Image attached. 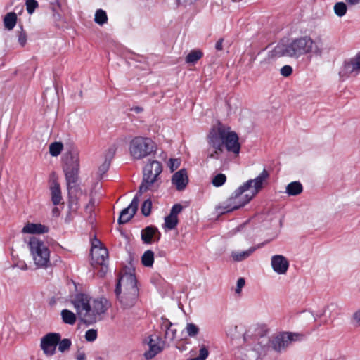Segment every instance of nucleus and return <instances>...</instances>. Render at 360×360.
I'll return each instance as SVG.
<instances>
[{
  "label": "nucleus",
  "mask_w": 360,
  "mask_h": 360,
  "mask_svg": "<svg viewBox=\"0 0 360 360\" xmlns=\"http://www.w3.org/2000/svg\"><path fill=\"white\" fill-rule=\"evenodd\" d=\"M320 54L321 50L315 46L314 41L310 37L304 36L288 40L286 42H279L268 54L269 60H274L281 57L298 58L310 53Z\"/></svg>",
  "instance_id": "obj_2"
},
{
  "label": "nucleus",
  "mask_w": 360,
  "mask_h": 360,
  "mask_svg": "<svg viewBox=\"0 0 360 360\" xmlns=\"http://www.w3.org/2000/svg\"><path fill=\"white\" fill-rule=\"evenodd\" d=\"M334 11L335 13L339 17L345 15L347 12L346 4L343 2L336 3L334 6Z\"/></svg>",
  "instance_id": "obj_36"
},
{
  "label": "nucleus",
  "mask_w": 360,
  "mask_h": 360,
  "mask_svg": "<svg viewBox=\"0 0 360 360\" xmlns=\"http://www.w3.org/2000/svg\"><path fill=\"white\" fill-rule=\"evenodd\" d=\"M113 156L112 152H109L108 155H106L104 162L100 167H98V175L101 178L108 172L109 169L111 160Z\"/></svg>",
  "instance_id": "obj_28"
},
{
  "label": "nucleus",
  "mask_w": 360,
  "mask_h": 360,
  "mask_svg": "<svg viewBox=\"0 0 360 360\" xmlns=\"http://www.w3.org/2000/svg\"><path fill=\"white\" fill-rule=\"evenodd\" d=\"M63 149V144L61 142H53L49 146V153L53 156L59 155Z\"/></svg>",
  "instance_id": "obj_32"
},
{
  "label": "nucleus",
  "mask_w": 360,
  "mask_h": 360,
  "mask_svg": "<svg viewBox=\"0 0 360 360\" xmlns=\"http://www.w3.org/2000/svg\"><path fill=\"white\" fill-rule=\"evenodd\" d=\"M67 186L70 196V210L72 212H76L79 207V197L84 195V193L77 183L67 185ZM84 195L86 196V194H84Z\"/></svg>",
  "instance_id": "obj_16"
},
{
  "label": "nucleus",
  "mask_w": 360,
  "mask_h": 360,
  "mask_svg": "<svg viewBox=\"0 0 360 360\" xmlns=\"http://www.w3.org/2000/svg\"><path fill=\"white\" fill-rule=\"evenodd\" d=\"M152 202L150 199L145 200L141 206V213L147 217L151 212Z\"/></svg>",
  "instance_id": "obj_39"
},
{
  "label": "nucleus",
  "mask_w": 360,
  "mask_h": 360,
  "mask_svg": "<svg viewBox=\"0 0 360 360\" xmlns=\"http://www.w3.org/2000/svg\"><path fill=\"white\" fill-rule=\"evenodd\" d=\"M181 164V160L178 158H171L169 162V167L172 172L176 169Z\"/></svg>",
  "instance_id": "obj_44"
},
{
  "label": "nucleus",
  "mask_w": 360,
  "mask_h": 360,
  "mask_svg": "<svg viewBox=\"0 0 360 360\" xmlns=\"http://www.w3.org/2000/svg\"><path fill=\"white\" fill-rule=\"evenodd\" d=\"M29 246L34 264L39 268H46L50 264V251L46 244L36 237L30 238Z\"/></svg>",
  "instance_id": "obj_8"
},
{
  "label": "nucleus",
  "mask_w": 360,
  "mask_h": 360,
  "mask_svg": "<svg viewBox=\"0 0 360 360\" xmlns=\"http://www.w3.org/2000/svg\"><path fill=\"white\" fill-rule=\"evenodd\" d=\"M304 335L298 333L283 332L274 336L271 340L274 350L281 352L285 350L292 342L302 340Z\"/></svg>",
  "instance_id": "obj_9"
},
{
  "label": "nucleus",
  "mask_w": 360,
  "mask_h": 360,
  "mask_svg": "<svg viewBox=\"0 0 360 360\" xmlns=\"http://www.w3.org/2000/svg\"><path fill=\"white\" fill-rule=\"evenodd\" d=\"M26 9L29 14H32L34 10L39 6L36 0H26Z\"/></svg>",
  "instance_id": "obj_40"
},
{
  "label": "nucleus",
  "mask_w": 360,
  "mask_h": 360,
  "mask_svg": "<svg viewBox=\"0 0 360 360\" xmlns=\"http://www.w3.org/2000/svg\"><path fill=\"white\" fill-rule=\"evenodd\" d=\"M328 309H333V310H335V309H338L339 308V306L337 303H330L329 305H328L327 307Z\"/></svg>",
  "instance_id": "obj_55"
},
{
  "label": "nucleus",
  "mask_w": 360,
  "mask_h": 360,
  "mask_svg": "<svg viewBox=\"0 0 360 360\" xmlns=\"http://www.w3.org/2000/svg\"><path fill=\"white\" fill-rule=\"evenodd\" d=\"M223 41L224 39L222 38L219 39L215 45V48L217 51H221L223 49Z\"/></svg>",
  "instance_id": "obj_53"
},
{
  "label": "nucleus",
  "mask_w": 360,
  "mask_h": 360,
  "mask_svg": "<svg viewBox=\"0 0 360 360\" xmlns=\"http://www.w3.org/2000/svg\"><path fill=\"white\" fill-rule=\"evenodd\" d=\"M360 73V51L354 56L344 60L339 70V76L348 78L351 75L356 76Z\"/></svg>",
  "instance_id": "obj_10"
},
{
  "label": "nucleus",
  "mask_w": 360,
  "mask_h": 360,
  "mask_svg": "<svg viewBox=\"0 0 360 360\" xmlns=\"http://www.w3.org/2000/svg\"><path fill=\"white\" fill-rule=\"evenodd\" d=\"M172 183L179 191H184L188 184V177L186 169L175 172L172 177Z\"/></svg>",
  "instance_id": "obj_18"
},
{
  "label": "nucleus",
  "mask_w": 360,
  "mask_h": 360,
  "mask_svg": "<svg viewBox=\"0 0 360 360\" xmlns=\"http://www.w3.org/2000/svg\"><path fill=\"white\" fill-rule=\"evenodd\" d=\"M292 73V68L290 65H286L281 68V75L283 77H289Z\"/></svg>",
  "instance_id": "obj_45"
},
{
  "label": "nucleus",
  "mask_w": 360,
  "mask_h": 360,
  "mask_svg": "<svg viewBox=\"0 0 360 360\" xmlns=\"http://www.w3.org/2000/svg\"><path fill=\"white\" fill-rule=\"evenodd\" d=\"M75 358L77 360H86V354L84 352L82 349V348L78 349L76 354Z\"/></svg>",
  "instance_id": "obj_51"
},
{
  "label": "nucleus",
  "mask_w": 360,
  "mask_h": 360,
  "mask_svg": "<svg viewBox=\"0 0 360 360\" xmlns=\"http://www.w3.org/2000/svg\"><path fill=\"white\" fill-rule=\"evenodd\" d=\"M303 191V186L300 181H292L287 185L285 192L292 196L300 194Z\"/></svg>",
  "instance_id": "obj_25"
},
{
  "label": "nucleus",
  "mask_w": 360,
  "mask_h": 360,
  "mask_svg": "<svg viewBox=\"0 0 360 360\" xmlns=\"http://www.w3.org/2000/svg\"><path fill=\"white\" fill-rule=\"evenodd\" d=\"M61 317L63 321L69 325H74L76 322V315L68 309H63L61 311Z\"/></svg>",
  "instance_id": "obj_29"
},
{
  "label": "nucleus",
  "mask_w": 360,
  "mask_h": 360,
  "mask_svg": "<svg viewBox=\"0 0 360 360\" xmlns=\"http://www.w3.org/2000/svg\"><path fill=\"white\" fill-rule=\"evenodd\" d=\"M141 262L146 267H151L154 262V253L152 250H146L141 257Z\"/></svg>",
  "instance_id": "obj_30"
},
{
  "label": "nucleus",
  "mask_w": 360,
  "mask_h": 360,
  "mask_svg": "<svg viewBox=\"0 0 360 360\" xmlns=\"http://www.w3.org/2000/svg\"><path fill=\"white\" fill-rule=\"evenodd\" d=\"M160 233L155 226H147L141 231V239L144 243L150 244L153 239L159 240L160 238Z\"/></svg>",
  "instance_id": "obj_20"
},
{
  "label": "nucleus",
  "mask_w": 360,
  "mask_h": 360,
  "mask_svg": "<svg viewBox=\"0 0 360 360\" xmlns=\"http://www.w3.org/2000/svg\"><path fill=\"white\" fill-rule=\"evenodd\" d=\"M148 345L149 349L145 352L144 356L147 359H149L155 356L163 349L165 342L162 340L160 336L152 335L149 337Z\"/></svg>",
  "instance_id": "obj_14"
},
{
  "label": "nucleus",
  "mask_w": 360,
  "mask_h": 360,
  "mask_svg": "<svg viewBox=\"0 0 360 360\" xmlns=\"http://www.w3.org/2000/svg\"><path fill=\"white\" fill-rule=\"evenodd\" d=\"M162 328L165 330V338L170 341L174 340L176 338V330L171 328L172 324L168 319L162 318Z\"/></svg>",
  "instance_id": "obj_24"
},
{
  "label": "nucleus",
  "mask_w": 360,
  "mask_h": 360,
  "mask_svg": "<svg viewBox=\"0 0 360 360\" xmlns=\"http://www.w3.org/2000/svg\"><path fill=\"white\" fill-rule=\"evenodd\" d=\"M271 263L274 271L278 274H285L289 267L288 259L281 255H274L271 257Z\"/></svg>",
  "instance_id": "obj_19"
},
{
  "label": "nucleus",
  "mask_w": 360,
  "mask_h": 360,
  "mask_svg": "<svg viewBox=\"0 0 360 360\" xmlns=\"http://www.w3.org/2000/svg\"><path fill=\"white\" fill-rule=\"evenodd\" d=\"M178 224V217L172 216V214H169L165 219V227L172 230L174 229Z\"/></svg>",
  "instance_id": "obj_34"
},
{
  "label": "nucleus",
  "mask_w": 360,
  "mask_h": 360,
  "mask_svg": "<svg viewBox=\"0 0 360 360\" xmlns=\"http://www.w3.org/2000/svg\"><path fill=\"white\" fill-rule=\"evenodd\" d=\"M52 212L55 215H58L59 214V210L58 207H54L52 210Z\"/></svg>",
  "instance_id": "obj_57"
},
{
  "label": "nucleus",
  "mask_w": 360,
  "mask_h": 360,
  "mask_svg": "<svg viewBox=\"0 0 360 360\" xmlns=\"http://www.w3.org/2000/svg\"><path fill=\"white\" fill-rule=\"evenodd\" d=\"M58 345V350L61 352H64L70 348L72 342H71L70 339L64 338L63 340H60Z\"/></svg>",
  "instance_id": "obj_38"
},
{
  "label": "nucleus",
  "mask_w": 360,
  "mask_h": 360,
  "mask_svg": "<svg viewBox=\"0 0 360 360\" xmlns=\"http://www.w3.org/2000/svg\"><path fill=\"white\" fill-rule=\"evenodd\" d=\"M49 231L48 227L41 224H27L22 229L23 233H44Z\"/></svg>",
  "instance_id": "obj_23"
},
{
  "label": "nucleus",
  "mask_w": 360,
  "mask_h": 360,
  "mask_svg": "<svg viewBox=\"0 0 360 360\" xmlns=\"http://www.w3.org/2000/svg\"><path fill=\"white\" fill-rule=\"evenodd\" d=\"M226 127L219 124L217 127L213 128L207 136V142L210 148L218 150H224V136Z\"/></svg>",
  "instance_id": "obj_12"
},
{
  "label": "nucleus",
  "mask_w": 360,
  "mask_h": 360,
  "mask_svg": "<svg viewBox=\"0 0 360 360\" xmlns=\"http://www.w3.org/2000/svg\"><path fill=\"white\" fill-rule=\"evenodd\" d=\"M72 304L81 321L87 325L101 321L110 307L106 299L92 300L83 293L76 295Z\"/></svg>",
  "instance_id": "obj_1"
},
{
  "label": "nucleus",
  "mask_w": 360,
  "mask_h": 360,
  "mask_svg": "<svg viewBox=\"0 0 360 360\" xmlns=\"http://www.w3.org/2000/svg\"><path fill=\"white\" fill-rule=\"evenodd\" d=\"M197 1L198 0H175L178 6H186L188 5H191Z\"/></svg>",
  "instance_id": "obj_48"
},
{
  "label": "nucleus",
  "mask_w": 360,
  "mask_h": 360,
  "mask_svg": "<svg viewBox=\"0 0 360 360\" xmlns=\"http://www.w3.org/2000/svg\"><path fill=\"white\" fill-rule=\"evenodd\" d=\"M54 18L56 20H58L60 18V15L59 14H54L53 15Z\"/></svg>",
  "instance_id": "obj_58"
},
{
  "label": "nucleus",
  "mask_w": 360,
  "mask_h": 360,
  "mask_svg": "<svg viewBox=\"0 0 360 360\" xmlns=\"http://www.w3.org/2000/svg\"><path fill=\"white\" fill-rule=\"evenodd\" d=\"M141 195L136 194L133 198L131 204L126 208L122 210L118 219V223L123 224L128 222L136 214L139 203V197Z\"/></svg>",
  "instance_id": "obj_15"
},
{
  "label": "nucleus",
  "mask_w": 360,
  "mask_h": 360,
  "mask_svg": "<svg viewBox=\"0 0 360 360\" xmlns=\"http://www.w3.org/2000/svg\"><path fill=\"white\" fill-rule=\"evenodd\" d=\"M18 41L22 47L25 46L27 42V34L21 27V30L18 32Z\"/></svg>",
  "instance_id": "obj_41"
},
{
  "label": "nucleus",
  "mask_w": 360,
  "mask_h": 360,
  "mask_svg": "<svg viewBox=\"0 0 360 360\" xmlns=\"http://www.w3.org/2000/svg\"><path fill=\"white\" fill-rule=\"evenodd\" d=\"M185 329L188 335L191 338L197 336L200 332L199 327L193 323H188Z\"/></svg>",
  "instance_id": "obj_35"
},
{
  "label": "nucleus",
  "mask_w": 360,
  "mask_h": 360,
  "mask_svg": "<svg viewBox=\"0 0 360 360\" xmlns=\"http://www.w3.org/2000/svg\"><path fill=\"white\" fill-rule=\"evenodd\" d=\"M61 335L58 333H49L44 335L41 340V348L47 356L54 354Z\"/></svg>",
  "instance_id": "obj_13"
},
{
  "label": "nucleus",
  "mask_w": 360,
  "mask_h": 360,
  "mask_svg": "<svg viewBox=\"0 0 360 360\" xmlns=\"http://www.w3.org/2000/svg\"><path fill=\"white\" fill-rule=\"evenodd\" d=\"M162 167L157 160L148 162L143 168V181L139 186L138 195H141L144 192L153 188L158 182L160 174L162 173Z\"/></svg>",
  "instance_id": "obj_7"
},
{
  "label": "nucleus",
  "mask_w": 360,
  "mask_h": 360,
  "mask_svg": "<svg viewBox=\"0 0 360 360\" xmlns=\"http://www.w3.org/2000/svg\"><path fill=\"white\" fill-rule=\"evenodd\" d=\"M95 248H103L101 246V242L99 240L96 239V238L94 239L93 241H92V248H91V249H94Z\"/></svg>",
  "instance_id": "obj_54"
},
{
  "label": "nucleus",
  "mask_w": 360,
  "mask_h": 360,
  "mask_svg": "<svg viewBox=\"0 0 360 360\" xmlns=\"http://www.w3.org/2000/svg\"><path fill=\"white\" fill-rule=\"evenodd\" d=\"M241 207H243V203L239 201L234 200V198L231 196L226 201L219 205L217 210L219 213L224 214L239 209Z\"/></svg>",
  "instance_id": "obj_21"
},
{
  "label": "nucleus",
  "mask_w": 360,
  "mask_h": 360,
  "mask_svg": "<svg viewBox=\"0 0 360 360\" xmlns=\"http://www.w3.org/2000/svg\"><path fill=\"white\" fill-rule=\"evenodd\" d=\"M190 360H201V359H200L198 357H195V358L191 359Z\"/></svg>",
  "instance_id": "obj_60"
},
{
  "label": "nucleus",
  "mask_w": 360,
  "mask_h": 360,
  "mask_svg": "<svg viewBox=\"0 0 360 360\" xmlns=\"http://www.w3.org/2000/svg\"><path fill=\"white\" fill-rule=\"evenodd\" d=\"M95 22L98 25H103L108 20L107 14L105 11L98 9L95 13Z\"/></svg>",
  "instance_id": "obj_33"
},
{
  "label": "nucleus",
  "mask_w": 360,
  "mask_h": 360,
  "mask_svg": "<svg viewBox=\"0 0 360 360\" xmlns=\"http://www.w3.org/2000/svg\"><path fill=\"white\" fill-rule=\"evenodd\" d=\"M95 200L94 198H91L89 203L86 205L85 210L86 212H91L94 207Z\"/></svg>",
  "instance_id": "obj_52"
},
{
  "label": "nucleus",
  "mask_w": 360,
  "mask_h": 360,
  "mask_svg": "<svg viewBox=\"0 0 360 360\" xmlns=\"http://www.w3.org/2000/svg\"><path fill=\"white\" fill-rule=\"evenodd\" d=\"M229 130V128H226L224 147L225 146L229 152L238 154L240 148L238 136L236 132Z\"/></svg>",
  "instance_id": "obj_17"
},
{
  "label": "nucleus",
  "mask_w": 360,
  "mask_h": 360,
  "mask_svg": "<svg viewBox=\"0 0 360 360\" xmlns=\"http://www.w3.org/2000/svg\"><path fill=\"white\" fill-rule=\"evenodd\" d=\"M245 281L243 278H240L237 281V286L236 288V292L240 293L241 291V288L245 285Z\"/></svg>",
  "instance_id": "obj_50"
},
{
  "label": "nucleus",
  "mask_w": 360,
  "mask_h": 360,
  "mask_svg": "<svg viewBox=\"0 0 360 360\" xmlns=\"http://www.w3.org/2000/svg\"><path fill=\"white\" fill-rule=\"evenodd\" d=\"M352 321L356 327H360V309L354 313Z\"/></svg>",
  "instance_id": "obj_47"
},
{
  "label": "nucleus",
  "mask_w": 360,
  "mask_h": 360,
  "mask_svg": "<svg viewBox=\"0 0 360 360\" xmlns=\"http://www.w3.org/2000/svg\"><path fill=\"white\" fill-rule=\"evenodd\" d=\"M269 176L267 170L264 169L257 177L244 183L233 192L231 196L234 198V200L242 202L243 207L262 188L264 181L268 179Z\"/></svg>",
  "instance_id": "obj_4"
},
{
  "label": "nucleus",
  "mask_w": 360,
  "mask_h": 360,
  "mask_svg": "<svg viewBox=\"0 0 360 360\" xmlns=\"http://www.w3.org/2000/svg\"><path fill=\"white\" fill-rule=\"evenodd\" d=\"M202 56V53L200 50L191 51L186 57L187 63H195Z\"/></svg>",
  "instance_id": "obj_31"
},
{
  "label": "nucleus",
  "mask_w": 360,
  "mask_h": 360,
  "mask_svg": "<svg viewBox=\"0 0 360 360\" xmlns=\"http://www.w3.org/2000/svg\"><path fill=\"white\" fill-rule=\"evenodd\" d=\"M226 181V176L224 174H218L214 176L212 180V183L214 186L219 187L221 186Z\"/></svg>",
  "instance_id": "obj_37"
},
{
  "label": "nucleus",
  "mask_w": 360,
  "mask_h": 360,
  "mask_svg": "<svg viewBox=\"0 0 360 360\" xmlns=\"http://www.w3.org/2000/svg\"><path fill=\"white\" fill-rule=\"evenodd\" d=\"M133 271H134V269H132V271H131V270H129V272H131L132 274H134V273ZM125 272H127V271H124V272H122V273L120 274V276H121L122 274L125 273ZM127 273H129V271H127Z\"/></svg>",
  "instance_id": "obj_59"
},
{
  "label": "nucleus",
  "mask_w": 360,
  "mask_h": 360,
  "mask_svg": "<svg viewBox=\"0 0 360 360\" xmlns=\"http://www.w3.org/2000/svg\"><path fill=\"white\" fill-rule=\"evenodd\" d=\"M256 250V248L252 247L247 250L238 252H232L231 257L235 262H241L249 257Z\"/></svg>",
  "instance_id": "obj_27"
},
{
  "label": "nucleus",
  "mask_w": 360,
  "mask_h": 360,
  "mask_svg": "<svg viewBox=\"0 0 360 360\" xmlns=\"http://www.w3.org/2000/svg\"><path fill=\"white\" fill-rule=\"evenodd\" d=\"M346 1L351 5H356L360 2V0H346Z\"/></svg>",
  "instance_id": "obj_56"
},
{
  "label": "nucleus",
  "mask_w": 360,
  "mask_h": 360,
  "mask_svg": "<svg viewBox=\"0 0 360 360\" xmlns=\"http://www.w3.org/2000/svg\"><path fill=\"white\" fill-rule=\"evenodd\" d=\"M136 283L135 274L131 272H125L120 276L115 292L123 309L134 306L139 295Z\"/></svg>",
  "instance_id": "obj_3"
},
{
  "label": "nucleus",
  "mask_w": 360,
  "mask_h": 360,
  "mask_svg": "<svg viewBox=\"0 0 360 360\" xmlns=\"http://www.w3.org/2000/svg\"><path fill=\"white\" fill-rule=\"evenodd\" d=\"M97 338V330L89 329L85 333V339L89 342L94 341Z\"/></svg>",
  "instance_id": "obj_42"
},
{
  "label": "nucleus",
  "mask_w": 360,
  "mask_h": 360,
  "mask_svg": "<svg viewBox=\"0 0 360 360\" xmlns=\"http://www.w3.org/2000/svg\"><path fill=\"white\" fill-rule=\"evenodd\" d=\"M51 198L54 205H59L62 200L60 186L56 179L52 181L50 186Z\"/></svg>",
  "instance_id": "obj_22"
},
{
  "label": "nucleus",
  "mask_w": 360,
  "mask_h": 360,
  "mask_svg": "<svg viewBox=\"0 0 360 360\" xmlns=\"http://www.w3.org/2000/svg\"><path fill=\"white\" fill-rule=\"evenodd\" d=\"M17 22V15L14 12L8 13L4 18V25L6 30H11Z\"/></svg>",
  "instance_id": "obj_26"
},
{
  "label": "nucleus",
  "mask_w": 360,
  "mask_h": 360,
  "mask_svg": "<svg viewBox=\"0 0 360 360\" xmlns=\"http://www.w3.org/2000/svg\"><path fill=\"white\" fill-rule=\"evenodd\" d=\"M183 206L181 204H175L171 209L170 214L177 217L178 214L182 211Z\"/></svg>",
  "instance_id": "obj_46"
},
{
  "label": "nucleus",
  "mask_w": 360,
  "mask_h": 360,
  "mask_svg": "<svg viewBox=\"0 0 360 360\" xmlns=\"http://www.w3.org/2000/svg\"><path fill=\"white\" fill-rule=\"evenodd\" d=\"M208 356H209V351H208L207 347L204 345H200V348L199 350V355L198 357L201 360H205L208 357Z\"/></svg>",
  "instance_id": "obj_43"
},
{
  "label": "nucleus",
  "mask_w": 360,
  "mask_h": 360,
  "mask_svg": "<svg viewBox=\"0 0 360 360\" xmlns=\"http://www.w3.org/2000/svg\"><path fill=\"white\" fill-rule=\"evenodd\" d=\"M157 150L156 143L148 137L136 136L129 143V153L136 160H141Z\"/></svg>",
  "instance_id": "obj_6"
},
{
  "label": "nucleus",
  "mask_w": 360,
  "mask_h": 360,
  "mask_svg": "<svg viewBox=\"0 0 360 360\" xmlns=\"http://www.w3.org/2000/svg\"><path fill=\"white\" fill-rule=\"evenodd\" d=\"M212 148L210 147V148L207 150L208 152V158H214V159H218V155L223 152V150H218L216 149H213L212 151H210Z\"/></svg>",
  "instance_id": "obj_49"
},
{
  "label": "nucleus",
  "mask_w": 360,
  "mask_h": 360,
  "mask_svg": "<svg viewBox=\"0 0 360 360\" xmlns=\"http://www.w3.org/2000/svg\"><path fill=\"white\" fill-rule=\"evenodd\" d=\"M63 172L65 174L67 185L77 183L79 172V151L77 148L71 147L63 158Z\"/></svg>",
  "instance_id": "obj_5"
},
{
  "label": "nucleus",
  "mask_w": 360,
  "mask_h": 360,
  "mask_svg": "<svg viewBox=\"0 0 360 360\" xmlns=\"http://www.w3.org/2000/svg\"><path fill=\"white\" fill-rule=\"evenodd\" d=\"M92 265L101 266L100 276H103L108 271V251L106 248H95L91 250Z\"/></svg>",
  "instance_id": "obj_11"
}]
</instances>
